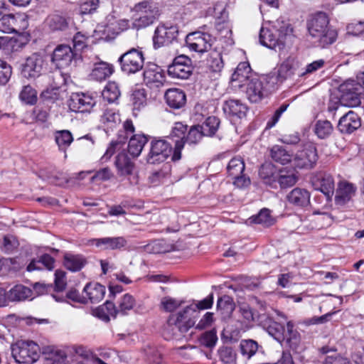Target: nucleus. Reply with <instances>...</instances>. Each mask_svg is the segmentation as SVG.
<instances>
[{
    "label": "nucleus",
    "instance_id": "nucleus-2",
    "mask_svg": "<svg viewBox=\"0 0 364 364\" xmlns=\"http://www.w3.org/2000/svg\"><path fill=\"white\" fill-rule=\"evenodd\" d=\"M293 29L289 23L280 18L273 22L272 28L262 27L259 39L260 43L270 49L284 48L285 38L291 35Z\"/></svg>",
    "mask_w": 364,
    "mask_h": 364
},
{
    "label": "nucleus",
    "instance_id": "nucleus-15",
    "mask_svg": "<svg viewBox=\"0 0 364 364\" xmlns=\"http://www.w3.org/2000/svg\"><path fill=\"white\" fill-rule=\"evenodd\" d=\"M187 129L188 126L181 122H176L172 128L168 137L175 142V147L171 156V160L173 161H178L181 158V150L184 146Z\"/></svg>",
    "mask_w": 364,
    "mask_h": 364
},
{
    "label": "nucleus",
    "instance_id": "nucleus-62",
    "mask_svg": "<svg viewBox=\"0 0 364 364\" xmlns=\"http://www.w3.org/2000/svg\"><path fill=\"white\" fill-rule=\"evenodd\" d=\"M218 354L220 360L225 364L232 363L235 360V353L231 347L223 346L220 348Z\"/></svg>",
    "mask_w": 364,
    "mask_h": 364
},
{
    "label": "nucleus",
    "instance_id": "nucleus-39",
    "mask_svg": "<svg viewBox=\"0 0 364 364\" xmlns=\"http://www.w3.org/2000/svg\"><path fill=\"white\" fill-rule=\"evenodd\" d=\"M54 136L59 150L65 154L68 148L73 141L72 133L67 129L58 130L55 132Z\"/></svg>",
    "mask_w": 364,
    "mask_h": 364
},
{
    "label": "nucleus",
    "instance_id": "nucleus-49",
    "mask_svg": "<svg viewBox=\"0 0 364 364\" xmlns=\"http://www.w3.org/2000/svg\"><path fill=\"white\" fill-rule=\"evenodd\" d=\"M245 170V163L242 158L235 157L232 158L228 163L227 166V171L230 176L232 178L240 175Z\"/></svg>",
    "mask_w": 364,
    "mask_h": 364
},
{
    "label": "nucleus",
    "instance_id": "nucleus-54",
    "mask_svg": "<svg viewBox=\"0 0 364 364\" xmlns=\"http://www.w3.org/2000/svg\"><path fill=\"white\" fill-rule=\"evenodd\" d=\"M18 241L16 237L12 235H6L4 236L0 242V249L2 252L10 254L18 247Z\"/></svg>",
    "mask_w": 364,
    "mask_h": 364
},
{
    "label": "nucleus",
    "instance_id": "nucleus-16",
    "mask_svg": "<svg viewBox=\"0 0 364 364\" xmlns=\"http://www.w3.org/2000/svg\"><path fill=\"white\" fill-rule=\"evenodd\" d=\"M43 59L41 55L33 53L28 57L21 64V75L27 78H36L41 75L43 69Z\"/></svg>",
    "mask_w": 364,
    "mask_h": 364
},
{
    "label": "nucleus",
    "instance_id": "nucleus-7",
    "mask_svg": "<svg viewBox=\"0 0 364 364\" xmlns=\"http://www.w3.org/2000/svg\"><path fill=\"white\" fill-rule=\"evenodd\" d=\"M210 27L203 25L198 31L188 33L186 38V45L192 51L203 53L208 51L215 41V37L210 32Z\"/></svg>",
    "mask_w": 364,
    "mask_h": 364
},
{
    "label": "nucleus",
    "instance_id": "nucleus-55",
    "mask_svg": "<svg viewBox=\"0 0 364 364\" xmlns=\"http://www.w3.org/2000/svg\"><path fill=\"white\" fill-rule=\"evenodd\" d=\"M19 98L26 104L34 105L37 102V92L31 85H25L19 94Z\"/></svg>",
    "mask_w": 364,
    "mask_h": 364
},
{
    "label": "nucleus",
    "instance_id": "nucleus-46",
    "mask_svg": "<svg viewBox=\"0 0 364 364\" xmlns=\"http://www.w3.org/2000/svg\"><path fill=\"white\" fill-rule=\"evenodd\" d=\"M333 129V127L331 122L328 120H318L314 126V132L320 139L328 137L331 134Z\"/></svg>",
    "mask_w": 364,
    "mask_h": 364
},
{
    "label": "nucleus",
    "instance_id": "nucleus-31",
    "mask_svg": "<svg viewBox=\"0 0 364 364\" xmlns=\"http://www.w3.org/2000/svg\"><path fill=\"white\" fill-rule=\"evenodd\" d=\"M314 185L316 188L322 192L328 198L332 197L334 193V180L330 174H321L314 182Z\"/></svg>",
    "mask_w": 364,
    "mask_h": 364
},
{
    "label": "nucleus",
    "instance_id": "nucleus-35",
    "mask_svg": "<svg viewBox=\"0 0 364 364\" xmlns=\"http://www.w3.org/2000/svg\"><path fill=\"white\" fill-rule=\"evenodd\" d=\"M55 259L48 254L42 255L38 259H33L27 266V270L32 272L34 270H41L43 267L48 270L54 268Z\"/></svg>",
    "mask_w": 364,
    "mask_h": 364
},
{
    "label": "nucleus",
    "instance_id": "nucleus-47",
    "mask_svg": "<svg viewBox=\"0 0 364 364\" xmlns=\"http://www.w3.org/2000/svg\"><path fill=\"white\" fill-rule=\"evenodd\" d=\"M208 65L209 68L215 73H219L220 72L223 67H224V63L222 58V54L220 52H218L216 50L212 51L210 55L209 58L207 60Z\"/></svg>",
    "mask_w": 364,
    "mask_h": 364
},
{
    "label": "nucleus",
    "instance_id": "nucleus-20",
    "mask_svg": "<svg viewBox=\"0 0 364 364\" xmlns=\"http://www.w3.org/2000/svg\"><path fill=\"white\" fill-rule=\"evenodd\" d=\"M92 245L106 250H122L127 245V240L125 237H105L101 238H95L90 240Z\"/></svg>",
    "mask_w": 364,
    "mask_h": 364
},
{
    "label": "nucleus",
    "instance_id": "nucleus-50",
    "mask_svg": "<svg viewBox=\"0 0 364 364\" xmlns=\"http://www.w3.org/2000/svg\"><path fill=\"white\" fill-rule=\"evenodd\" d=\"M101 122L108 127H113L121 121L120 115L118 112L112 109H105L101 116Z\"/></svg>",
    "mask_w": 364,
    "mask_h": 364
},
{
    "label": "nucleus",
    "instance_id": "nucleus-8",
    "mask_svg": "<svg viewBox=\"0 0 364 364\" xmlns=\"http://www.w3.org/2000/svg\"><path fill=\"white\" fill-rule=\"evenodd\" d=\"M341 102L346 107H355L360 105L364 87L358 82L349 80L339 86Z\"/></svg>",
    "mask_w": 364,
    "mask_h": 364
},
{
    "label": "nucleus",
    "instance_id": "nucleus-11",
    "mask_svg": "<svg viewBox=\"0 0 364 364\" xmlns=\"http://www.w3.org/2000/svg\"><path fill=\"white\" fill-rule=\"evenodd\" d=\"M172 146L166 140L154 139L151 141L146 161L150 164L162 163L170 156Z\"/></svg>",
    "mask_w": 364,
    "mask_h": 364
},
{
    "label": "nucleus",
    "instance_id": "nucleus-26",
    "mask_svg": "<svg viewBox=\"0 0 364 364\" xmlns=\"http://www.w3.org/2000/svg\"><path fill=\"white\" fill-rule=\"evenodd\" d=\"M166 104L172 109L183 107L186 102V95L183 90L178 88L168 89L164 95Z\"/></svg>",
    "mask_w": 364,
    "mask_h": 364
},
{
    "label": "nucleus",
    "instance_id": "nucleus-56",
    "mask_svg": "<svg viewBox=\"0 0 364 364\" xmlns=\"http://www.w3.org/2000/svg\"><path fill=\"white\" fill-rule=\"evenodd\" d=\"M324 65L325 61L323 59L315 60L308 64L304 68L300 69L299 72H298V76L299 77L306 78L311 74L322 68Z\"/></svg>",
    "mask_w": 364,
    "mask_h": 364
},
{
    "label": "nucleus",
    "instance_id": "nucleus-43",
    "mask_svg": "<svg viewBox=\"0 0 364 364\" xmlns=\"http://www.w3.org/2000/svg\"><path fill=\"white\" fill-rule=\"evenodd\" d=\"M130 100L133 106V110L140 111L146 105V92L144 89H136L132 95Z\"/></svg>",
    "mask_w": 364,
    "mask_h": 364
},
{
    "label": "nucleus",
    "instance_id": "nucleus-9",
    "mask_svg": "<svg viewBox=\"0 0 364 364\" xmlns=\"http://www.w3.org/2000/svg\"><path fill=\"white\" fill-rule=\"evenodd\" d=\"M118 62L123 73L127 75L135 74L143 69L144 55L141 50L132 48L121 55Z\"/></svg>",
    "mask_w": 364,
    "mask_h": 364
},
{
    "label": "nucleus",
    "instance_id": "nucleus-38",
    "mask_svg": "<svg viewBox=\"0 0 364 364\" xmlns=\"http://www.w3.org/2000/svg\"><path fill=\"white\" fill-rule=\"evenodd\" d=\"M32 290L23 285L17 284L7 293L8 299L11 301H21L32 296Z\"/></svg>",
    "mask_w": 364,
    "mask_h": 364
},
{
    "label": "nucleus",
    "instance_id": "nucleus-17",
    "mask_svg": "<svg viewBox=\"0 0 364 364\" xmlns=\"http://www.w3.org/2000/svg\"><path fill=\"white\" fill-rule=\"evenodd\" d=\"M96 102L90 95L84 93H73L68 101L70 109L75 112H90Z\"/></svg>",
    "mask_w": 364,
    "mask_h": 364
},
{
    "label": "nucleus",
    "instance_id": "nucleus-58",
    "mask_svg": "<svg viewBox=\"0 0 364 364\" xmlns=\"http://www.w3.org/2000/svg\"><path fill=\"white\" fill-rule=\"evenodd\" d=\"M213 304V294H210L206 298L203 300L198 301L196 304H191L189 306H187V311H191L193 314L196 313L199 310H205L210 309Z\"/></svg>",
    "mask_w": 364,
    "mask_h": 364
},
{
    "label": "nucleus",
    "instance_id": "nucleus-64",
    "mask_svg": "<svg viewBox=\"0 0 364 364\" xmlns=\"http://www.w3.org/2000/svg\"><path fill=\"white\" fill-rule=\"evenodd\" d=\"M54 290L57 292L63 291L67 285L66 273L60 269L55 272Z\"/></svg>",
    "mask_w": 364,
    "mask_h": 364
},
{
    "label": "nucleus",
    "instance_id": "nucleus-29",
    "mask_svg": "<svg viewBox=\"0 0 364 364\" xmlns=\"http://www.w3.org/2000/svg\"><path fill=\"white\" fill-rule=\"evenodd\" d=\"M278 171L270 163L262 164L259 170V176L262 182L272 188H277Z\"/></svg>",
    "mask_w": 364,
    "mask_h": 364
},
{
    "label": "nucleus",
    "instance_id": "nucleus-14",
    "mask_svg": "<svg viewBox=\"0 0 364 364\" xmlns=\"http://www.w3.org/2000/svg\"><path fill=\"white\" fill-rule=\"evenodd\" d=\"M144 82L151 89H159L166 82L163 70L156 64L147 65L144 70Z\"/></svg>",
    "mask_w": 364,
    "mask_h": 364
},
{
    "label": "nucleus",
    "instance_id": "nucleus-32",
    "mask_svg": "<svg viewBox=\"0 0 364 364\" xmlns=\"http://www.w3.org/2000/svg\"><path fill=\"white\" fill-rule=\"evenodd\" d=\"M118 175L121 176L132 175L134 169V164L124 152L117 154L114 162Z\"/></svg>",
    "mask_w": 364,
    "mask_h": 364
},
{
    "label": "nucleus",
    "instance_id": "nucleus-36",
    "mask_svg": "<svg viewBox=\"0 0 364 364\" xmlns=\"http://www.w3.org/2000/svg\"><path fill=\"white\" fill-rule=\"evenodd\" d=\"M214 11L215 15L218 13H219L221 15V16L217 18L215 23V28L216 31H218V33L223 34L224 37H228L232 34V31L230 28L228 23L226 21L228 18V13L225 9L223 6H222L220 9H219L217 7H215Z\"/></svg>",
    "mask_w": 364,
    "mask_h": 364
},
{
    "label": "nucleus",
    "instance_id": "nucleus-33",
    "mask_svg": "<svg viewBox=\"0 0 364 364\" xmlns=\"http://www.w3.org/2000/svg\"><path fill=\"white\" fill-rule=\"evenodd\" d=\"M69 21L65 15L53 13L46 18V22L52 31H64L68 27Z\"/></svg>",
    "mask_w": 364,
    "mask_h": 364
},
{
    "label": "nucleus",
    "instance_id": "nucleus-59",
    "mask_svg": "<svg viewBox=\"0 0 364 364\" xmlns=\"http://www.w3.org/2000/svg\"><path fill=\"white\" fill-rule=\"evenodd\" d=\"M265 330L271 336L279 342H282L284 339V326L278 322H274Z\"/></svg>",
    "mask_w": 364,
    "mask_h": 364
},
{
    "label": "nucleus",
    "instance_id": "nucleus-30",
    "mask_svg": "<svg viewBox=\"0 0 364 364\" xmlns=\"http://www.w3.org/2000/svg\"><path fill=\"white\" fill-rule=\"evenodd\" d=\"M87 263V259L82 255L65 253L63 257V265L73 272L80 271Z\"/></svg>",
    "mask_w": 364,
    "mask_h": 364
},
{
    "label": "nucleus",
    "instance_id": "nucleus-22",
    "mask_svg": "<svg viewBox=\"0 0 364 364\" xmlns=\"http://www.w3.org/2000/svg\"><path fill=\"white\" fill-rule=\"evenodd\" d=\"M105 292V287L97 282H89L83 289V294L87 299L86 304L99 303L103 299Z\"/></svg>",
    "mask_w": 364,
    "mask_h": 364
},
{
    "label": "nucleus",
    "instance_id": "nucleus-10",
    "mask_svg": "<svg viewBox=\"0 0 364 364\" xmlns=\"http://www.w3.org/2000/svg\"><path fill=\"white\" fill-rule=\"evenodd\" d=\"M317 160L316 148L311 142L300 145L294 157L295 166L300 168H311L316 164Z\"/></svg>",
    "mask_w": 364,
    "mask_h": 364
},
{
    "label": "nucleus",
    "instance_id": "nucleus-44",
    "mask_svg": "<svg viewBox=\"0 0 364 364\" xmlns=\"http://www.w3.org/2000/svg\"><path fill=\"white\" fill-rule=\"evenodd\" d=\"M320 351L323 354L333 352L331 355H326L323 360V364H351L348 359L341 356L335 350H332L328 346L322 347Z\"/></svg>",
    "mask_w": 364,
    "mask_h": 364
},
{
    "label": "nucleus",
    "instance_id": "nucleus-53",
    "mask_svg": "<svg viewBox=\"0 0 364 364\" xmlns=\"http://www.w3.org/2000/svg\"><path fill=\"white\" fill-rule=\"evenodd\" d=\"M250 220L254 223L262 224L265 227H269L274 223L269 210L267 208L262 209L257 215H252Z\"/></svg>",
    "mask_w": 364,
    "mask_h": 364
},
{
    "label": "nucleus",
    "instance_id": "nucleus-63",
    "mask_svg": "<svg viewBox=\"0 0 364 364\" xmlns=\"http://www.w3.org/2000/svg\"><path fill=\"white\" fill-rule=\"evenodd\" d=\"M218 341L216 332L213 330L203 333L200 338V343L207 348H213Z\"/></svg>",
    "mask_w": 364,
    "mask_h": 364
},
{
    "label": "nucleus",
    "instance_id": "nucleus-61",
    "mask_svg": "<svg viewBox=\"0 0 364 364\" xmlns=\"http://www.w3.org/2000/svg\"><path fill=\"white\" fill-rule=\"evenodd\" d=\"M287 330L289 337H287V340L289 347L294 350H298L301 340L299 333L293 331V325L290 322L287 323Z\"/></svg>",
    "mask_w": 364,
    "mask_h": 364
},
{
    "label": "nucleus",
    "instance_id": "nucleus-19",
    "mask_svg": "<svg viewBox=\"0 0 364 364\" xmlns=\"http://www.w3.org/2000/svg\"><path fill=\"white\" fill-rule=\"evenodd\" d=\"M247 107L240 100L229 99L223 105V110L225 114L232 120L242 119L246 116Z\"/></svg>",
    "mask_w": 364,
    "mask_h": 364
},
{
    "label": "nucleus",
    "instance_id": "nucleus-1",
    "mask_svg": "<svg viewBox=\"0 0 364 364\" xmlns=\"http://www.w3.org/2000/svg\"><path fill=\"white\" fill-rule=\"evenodd\" d=\"M306 28L310 36L321 48L333 43L337 38L336 30L329 26V19L324 12H317L309 16Z\"/></svg>",
    "mask_w": 364,
    "mask_h": 364
},
{
    "label": "nucleus",
    "instance_id": "nucleus-23",
    "mask_svg": "<svg viewBox=\"0 0 364 364\" xmlns=\"http://www.w3.org/2000/svg\"><path fill=\"white\" fill-rule=\"evenodd\" d=\"M114 72V68L112 64L101 60L94 63L90 77L92 80L102 82L109 77Z\"/></svg>",
    "mask_w": 364,
    "mask_h": 364
},
{
    "label": "nucleus",
    "instance_id": "nucleus-37",
    "mask_svg": "<svg viewBox=\"0 0 364 364\" xmlns=\"http://www.w3.org/2000/svg\"><path fill=\"white\" fill-rule=\"evenodd\" d=\"M298 180L294 171L289 169H280L277 177V186L279 184L281 188H287L293 186Z\"/></svg>",
    "mask_w": 364,
    "mask_h": 364
},
{
    "label": "nucleus",
    "instance_id": "nucleus-40",
    "mask_svg": "<svg viewBox=\"0 0 364 364\" xmlns=\"http://www.w3.org/2000/svg\"><path fill=\"white\" fill-rule=\"evenodd\" d=\"M120 95L119 85L114 81H109L102 92L103 99L109 103L117 100Z\"/></svg>",
    "mask_w": 364,
    "mask_h": 364
},
{
    "label": "nucleus",
    "instance_id": "nucleus-24",
    "mask_svg": "<svg viewBox=\"0 0 364 364\" xmlns=\"http://www.w3.org/2000/svg\"><path fill=\"white\" fill-rule=\"evenodd\" d=\"M310 193L300 188H295L287 196V200L291 205L297 208H305L310 204Z\"/></svg>",
    "mask_w": 364,
    "mask_h": 364
},
{
    "label": "nucleus",
    "instance_id": "nucleus-4",
    "mask_svg": "<svg viewBox=\"0 0 364 364\" xmlns=\"http://www.w3.org/2000/svg\"><path fill=\"white\" fill-rule=\"evenodd\" d=\"M193 315L191 311H187V306L177 314H171L165 328V331L171 334L170 338L179 339L193 326L195 321L191 318Z\"/></svg>",
    "mask_w": 364,
    "mask_h": 364
},
{
    "label": "nucleus",
    "instance_id": "nucleus-5",
    "mask_svg": "<svg viewBox=\"0 0 364 364\" xmlns=\"http://www.w3.org/2000/svg\"><path fill=\"white\" fill-rule=\"evenodd\" d=\"M11 355L19 364H33L40 357V348L33 341H18L11 346Z\"/></svg>",
    "mask_w": 364,
    "mask_h": 364
},
{
    "label": "nucleus",
    "instance_id": "nucleus-6",
    "mask_svg": "<svg viewBox=\"0 0 364 364\" xmlns=\"http://www.w3.org/2000/svg\"><path fill=\"white\" fill-rule=\"evenodd\" d=\"M277 77L252 78L247 83L246 95L250 102L257 103L275 90Z\"/></svg>",
    "mask_w": 364,
    "mask_h": 364
},
{
    "label": "nucleus",
    "instance_id": "nucleus-57",
    "mask_svg": "<svg viewBox=\"0 0 364 364\" xmlns=\"http://www.w3.org/2000/svg\"><path fill=\"white\" fill-rule=\"evenodd\" d=\"M134 298L129 294H125L119 301V311L122 315L127 314L128 311L132 310L135 306Z\"/></svg>",
    "mask_w": 364,
    "mask_h": 364
},
{
    "label": "nucleus",
    "instance_id": "nucleus-13",
    "mask_svg": "<svg viewBox=\"0 0 364 364\" xmlns=\"http://www.w3.org/2000/svg\"><path fill=\"white\" fill-rule=\"evenodd\" d=\"M167 72L172 78L188 79L193 72L192 60L186 55H178L168 65Z\"/></svg>",
    "mask_w": 364,
    "mask_h": 364
},
{
    "label": "nucleus",
    "instance_id": "nucleus-25",
    "mask_svg": "<svg viewBox=\"0 0 364 364\" xmlns=\"http://www.w3.org/2000/svg\"><path fill=\"white\" fill-rule=\"evenodd\" d=\"M356 187L351 183L341 181L338 184L335 201L338 205H344L353 198L356 191Z\"/></svg>",
    "mask_w": 364,
    "mask_h": 364
},
{
    "label": "nucleus",
    "instance_id": "nucleus-12",
    "mask_svg": "<svg viewBox=\"0 0 364 364\" xmlns=\"http://www.w3.org/2000/svg\"><path fill=\"white\" fill-rule=\"evenodd\" d=\"M178 28L177 26L159 24L155 29L153 36L154 47L159 48L168 46L177 41Z\"/></svg>",
    "mask_w": 364,
    "mask_h": 364
},
{
    "label": "nucleus",
    "instance_id": "nucleus-45",
    "mask_svg": "<svg viewBox=\"0 0 364 364\" xmlns=\"http://www.w3.org/2000/svg\"><path fill=\"white\" fill-rule=\"evenodd\" d=\"M217 308L225 317H227L230 316L234 311L235 304L230 296L224 295L218 299Z\"/></svg>",
    "mask_w": 364,
    "mask_h": 364
},
{
    "label": "nucleus",
    "instance_id": "nucleus-48",
    "mask_svg": "<svg viewBox=\"0 0 364 364\" xmlns=\"http://www.w3.org/2000/svg\"><path fill=\"white\" fill-rule=\"evenodd\" d=\"M220 121L215 116L208 117L205 121L200 125L205 136H213L217 132Z\"/></svg>",
    "mask_w": 364,
    "mask_h": 364
},
{
    "label": "nucleus",
    "instance_id": "nucleus-52",
    "mask_svg": "<svg viewBox=\"0 0 364 364\" xmlns=\"http://www.w3.org/2000/svg\"><path fill=\"white\" fill-rule=\"evenodd\" d=\"M203 136L205 135L200 127V125L192 126L186 133L184 144L186 143L188 144H196L200 141Z\"/></svg>",
    "mask_w": 364,
    "mask_h": 364
},
{
    "label": "nucleus",
    "instance_id": "nucleus-34",
    "mask_svg": "<svg viewBox=\"0 0 364 364\" xmlns=\"http://www.w3.org/2000/svg\"><path fill=\"white\" fill-rule=\"evenodd\" d=\"M148 138L144 134H134L128 144V151L133 157H138L141 153Z\"/></svg>",
    "mask_w": 364,
    "mask_h": 364
},
{
    "label": "nucleus",
    "instance_id": "nucleus-21",
    "mask_svg": "<svg viewBox=\"0 0 364 364\" xmlns=\"http://www.w3.org/2000/svg\"><path fill=\"white\" fill-rule=\"evenodd\" d=\"M361 126L360 118L353 111H349L339 119L338 129L341 133L351 134Z\"/></svg>",
    "mask_w": 364,
    "mask_h": 364
},
{
    "label": "nucleus",
    "instance_id": "nucleus-18",
    "mask_svg": "<svg viewBox=\"0 0 364 364\" xmlns=\"http://www.w3.org/2000/svg\"><path fill=\"white\" fill-rule=\"evenodd\" d=\"M75 55V54L70 46L61 44L54 49L51 61L57 68H65L71 64Z\"/></svg>",
    "mask_w": 364,
    "mask_h": 364
},
{
    "label": "nucleus",
    "instance_id": "nucleus-42",
    "mask_svg": "<svg viewBox=\"0 0 364 364\" xmlns=\"http://www.w3.org/2000/svg\"><path fill=\"white\" fill-rule=\"evenodd\" d=\"M270 156L273 161L281 164H288L292 159V156L279 145H275L270 149Z\"/></svg>",
    "mask_w": 364,
    "mask_h": 364
},
{
    "label": "nucleus",
    "instance_id": "nucleus-27",
    "mask_svg": "<svg viewBox=\"0 0 364 364\" xmlns=\"http://www.w3.org/2000/svg\"><path fill=\"white\" fill-rule=\"evenodd\" d=\"M300 63L298 60L292 58L286 59L279 67L277 78L283 81L292 75L297 74L300 69Z\"/></svg>",
    "mask_w": 364,
    "mask_h": 364
},
{
    "label": "nucleus",
    "instance_id": "nucleus-28",
    "mask_svg": "<svg viewBox=\"0 0 364 364\" xmlns=\"http://www.w3.org/2000/svg\"><path fill=\"white\" fill-rule=\"evenodd\" d=\"M252 69L248 62L240 63L232 75L231 82L235 87H241L249 80Z\"/></svg>",
    "mask_w": 364,
    "mask_h": 364
},
{
    "label": "nucleus",
    "instance_id": "nucleus-41",
    "mask_svg": "<svg viewBox=\"0 0 364 364\" xmlns=\"http://www.w3.org/2000/svg\"><path fill=\"white\" fill-rule=\"evenodd\" d=\"M262 348L258 343L252 339L242 340L240 343V349L241 354L247 359H250L259 349Z\"/></svg>",
    "mask_w": 364,
    "mask_h": 364
},
{
    "label": "nucleus",
    "instance_id": "nucleus-60",
    "mask_svg": "<svg viewBox=\"0 0 364 364\" xmlns=\"http://www.w3.org/2000/svg\"><path fill=\"white\" fill-rule=\"evenodd\" d=\"M14 23L13 33H15L23 32L28 26L26 16L20 14L14 15Z\"/></svg>",
    "mask_w": 364,
    "mask_h": 364
},
{
    "label": "nucleus",
    "instance_id": "nucleus-3",
    "mask_svg": "<svg viewBox=\"0 0 364 364\" xmlns=\"http://www.w3.org/2000/svg\"><path fill=\"white\" fill-rule=\"evenodd\" d=\"M135 14L132 18V28L140 30L153 24L159 17L160 11L153 1H143L134 7Z\"/></svg>",
    "mask_w": 364,
    "mask_h": 364
},
{
    "label": "nucleus",
    "instance_id": "nucleus-51",
    "mask_svg": "<svg viewBox=\"0 0 364 364\" xmlns=\"http://www.w3.org/2000/svg\"><path fill=\"white\" fill-rule=\"evenodd\" d=\"M118 26L119 27H117L114 23L107 25L103 30L104 34L106 35L105 38H114L115 36H117L122 31L127 28L128 26V21L121 20L118 23Z\"/></svg>",
    "mask_w": 364,
    "mask_h": 364
}]
</instances>
